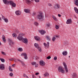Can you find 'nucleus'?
<instances>
[{"label":"nucleus","instance_id":"1","mask_svg":"<svg viewBox=\"0 0 78 78\" xmlns=\"http://www.w3.org/2000/svg\"><path fill=\"white\" fill-rule=\"evenodd\" d=\"M3 2L5 5H10L13 7V8H16V3H14L12 1H8L7 0H3Z\"/></svg>","mask_w":78,"mask_h":78},{"label":"nucleus","instance_id":"2","mask_svg":"<svg viewBox=\"0 0 78 78\" xmlns=\"http://www.w3.org/2000/svg\"><path fill=\"white\" fill-rule=\"evenodd\" d=\"M23 35H24V34H20L19 35V36L17 37V39H18L19 41H21V40H22L25 44H27L28 41L27 38H24L22 37Z\"/></svg>","mask_w":78,"mask_h":78},{"label":"nucleus","instance_id":"3","mask_svg":"<svg viewBox=\"0 0 78 78\" xmlns=\"http://www.w3.org/2000/svg\"><path fill=\"white\" fill-rule=\"evenodd\" d=\"M37 18L40 20H43L44 19V16L43 13L42 12H40L39 14L37 15Z\"/></svg>","mask_w":78,"mask_h":78},{"label":"nucleus","instance_id":"4","mask_svg":"<svg viewBox=\"0 0 78 78\" xmlns=\"http://www.w3.org/2000/svg\"><path fill=\"white\" fill-rule=\"evenodd\" d=\"M58 70L59 72H61L62 73H64V70L63 69L62 66H59L58 68Z\"/></svg>","mask_w":78,"mask_h":78},{"label":"nucleus","instance_id":"5","mask_svg":"<svg viewBox=\"0 0 78 78\" xmlns=\"http://www.w3.org/2000/svg\"><path fill=\"white\" fill-rule=\"evenodd\" d=\"M63 65L64 66V69L66 70V72H68L69 71L68 70V68H67V66L66 65V63L65 62H63Z\"/></svg>","mask_w":78,"mask_h":78},{"label":"nucleus","instance_id":"6","mask_svg":"<svg viewBox=\"0 0 78 78\" xmlns=\"http://www.w3.org/2000/svg\"><path fill=\"white\" fill-rule=\"evenodd\" d=\"M41 66H45V63L43 60H41L39 62Z\"/></svg>","mask_w":78,"mask_h":78},{"label":"nucleus","instance_id":"7","mask_svg":"<svg viewBox=\"0 0 78 78\" xmlns=\"http://www.w3.org/2000/svg\"><path fill=\"white\" fill-rule=\"evenodd\" d=\"M21 56H24V59H27V54L26 53H22L21 55Z\"/></svg>","mask_w":78,"mask_h":78},{"label":"nucleus","instance_id":"8","mask_svg":"<svg viewBox=\"0 0 78 78\" xmlns=\"http://www.w3.org/2000/svg\"><path fill=\"white\" fill-rule=\"evenodd\" d=\"M0 69L2 70H5V65L3 64L0 65Z\"/></svg>","mask_w":78,"mask_h":78},{"label":"nucleus","instance_id":"9","mask_svg":"<svg viewBox=\"0 0 78 78\" xmlns=\"http://www.w3.org/2000/svg\"><path fill=\"white\" fill-rule=\"evenodd\" d=\"M8 41L9 42V44L10 45H11V46H12V45H14V43H13V42H12V40L10 39H9L8 40Z\"/></svg>","mask_w":78,"mask_h":78},{"label":"nucleus","instance_id":"10","mask_svg":"<svg viewBox=\"0 0 78 78\" xmlns=\"http://www.w3.org/2000/svg\"><path fill=\"white\" fill-rule=\"evenodd\" d=\"M15 13L17 16H19L21 14V12L20 10H18L15 12Z\"/></svg>","mask_w":78,"mask_h":78},{"label":"nucleus","instance_id":"11","mask_svg":"<svg viewBox=\"0 0 78 78\" xmlns=\"http://www.w3.org/2000/svg\"><path fill=\"white\" fill-rule=\"evenodd\" d=\"M66 23L67 24H70L72 23V20L71 19H69L67 20Z\"/></svg>","mask_w":78,"mask_h":78},{"label":"nucleus","instance_id":"12","mask_svg":"<svg viewBox=\"0 0 78 78\" xmlns=\"http://www.w3.org/2000/svg\"><path fill=\"white\" fill-rule=\"evenodd\" d=\"M36 41H41V38L40 37H38V36H36L34 37Z\"/></svg>","mask_w":78,"mask_h":78},{"label":"nucleus","instance_id":"13","mask_svg":"<svg viewBox=\"0 0 78 78\" xmlns=\"http://www.w3.org/2000/svg\"><path fill=\"white\" fill-rule=\"evenodd\" d=\"M39 32L41 34H44L46 32L45 30H41L39 31Z\"/></svg>","mask_w":78,"mask_h":78},{"label":"nucleus","instance_id":"14","mask_svg":"<svg viewBox=\"0 0 78 78\" xmlns=\"http://www.w3.org/2000/svg\"><path fill=\"white\" fill-rule=\"evenodd\" d=\"M54 8L55 9H59L60 8V6H59L58 4H57L55 5Z\"/></svg>","mask_w":78,"mask_h":78},{"label":"nucleus","instance_id":"15","mask_svg":"<svg viewBox=\"0 0 78 78\" xmlns=\"http://www.w3.org/2000/svg\"><path fill=\"white\" fill-rule=\"evenodd\" d=\"M43 44L45 47H49V44L50 43H49V42H48L47 43V44H46L45 43H44Z\"/></svg>","mask_w":78,"mask_h":78},{"label":"nucleus","instance_id":"16","mask_svg":"<svg viewBox=\"0 0 78 78\" xmlns=\"http://www.w3.org/2000/svg\"><path fill=\"white\" fill-rule=\"evenodd\" d=\"M2 40L3 41V42H5V43H6V37H5V36L4 35H3L2 36Z\"/></svg>","mask_w":78,"mask_h":78},{"label":"nucleus","instance_id":"17","mask_svg":"<svg viewBox=\"0 0 78 78\" xmlns=\"http://www.w3.org/2000/svg\"><path fill=\"white\" fill-rule=\"evenodd\" d=\"M77 76V74L76 73H74L73 74V78H76Z\"/></svg>","mask_w":78,"mask_h":78},{"label":"nucleus","instance_id":"18","mask_svg":"<svg viewBox=\"0 0 78 78\" xmlns=\"http://www.w3.org/2000/svg\"><path fill=\"white\" fill-rule=\"evenodd\" d=\"M24 11V12H26V13H28L30 12V10L28 9H25Z\"/></svg>","mask_w":78,"mask_h":78},{"label":"nucleus","instance_id":"19","mask_svg":"<svg viewBox=\"0 0 78 78\" xmlns=\"http://www.w3.org/2000/svg\"><path fill=\"white\" fill-rule=\"evenodd\" d=\"M74 10L75 11V12H76V13H77V14H78V9H77V8L76 7H74Z\"/></svg>","mask_w":78,"mask_h":78},{"label":"nucleus","instance_id":"20","mask_svg":"<svg viewBox=\"0 0 78 78\" xmlns=\"http://www.w3.org/2000/svg\"><path fill=\"white\" fill-rule=\"evenodd\" d=\"M62 55H64V56H66V55H67V52L66 51H64L62 52Z\"/></svg>","mask_w":78,"mask_h":78},{"label":"nucleus","instance_id":"21","mask_svg":"<svg viewBox=\"0 0 78 78\" xmlns=\"http://www.w3.org/2000/svg\"><path fill=\"white\" fill-rule=\"evenodd\" d=\"M34 45L35 47H36V48H38L39 47V44L37 43L34 44Z\"/></svg>","mask_w":78,"mask_h":78},{"label":"nucleus","instance_id":"22","mask_svg":"<svg viewBox=\"0 0 78 78\" xmlns=\"http://www.w3.org/2000/svg\"><path fill=\"white\" fill-rule=\"evenodd\" d=\"M45 77L46 76H49V74L48 73H45V74H44Z\"/></svg>","mask_w":78,"mask_h":78},{"label":"nucleus","instance_id":"23","mask_svg":"<svg viewBox=\"0 0 78 78\" xmlns=\"http://www.w3.org/2000/svg\"><path fill=\"white\" fill-rule=\"evenodd\" d=\"M76 6H78V0H75L74 2Z\"/></svg>","mask_w":78,"mask_h":78},{"label":"nucleus","instance_id":"24","mask_svg":"<svg viewBox=\"0 0 78 78\" xmlns=\"http://www.w3.org/2000/svg\"><path fill=\"white\" fill-rule=\"evenodd\" d=\"M25 1L26 2V3L27 4H30L31 3V1L29 0H25Z\"/></svg>","mask_w":78,"mask_h":78},{"label":"nucleus","instance_id":"25","mask_svg":"<svg viewBox=\"0 0 78 78\" xmlns=\"http://www.w3.org/2000/svg\"><path fill=\"white\" fill-rule=\"evenodd\" d=\"M52 18H53V19H54V20H55L56 21H57L58 20V19L56 18L54 16H52Z\"/></svg>","mask_w":78,"mask_h":78},{"label":"nucleus","instance_id":"26","mask_svg":"<svg viewBox=\"0 0 78 78\" xmlns=\"http://www.w3.org/2000/svg\"><path fill=\"white\" fill-rule=\"evenodd\" d=\"M9 69L10 72H12L13 71L12 69V68L11 67V66H9Z\"/></svg>","mask_w":78,"mask_h":78},{"label":"nucleus","instance_id":"27","mask_svg":"<svg viewBox=\"0 0 78 78\" xmlns=\"http://www.w3.org/2000/svg\"><path fill=\"white\" fill-rule=\"evenodd\" d=\"M0 60H1V61L2 62H4L5 61V59L3 58H0Z\"/></svg>","mask_w":78,"mask_h":78},{"label":"nucleus","instance_id":"28","mask_svg":"<svg viewBox=\"0 0 78 78\" xmlns=\"http://www.w3.org/2000/svg\"><path fill=\"white\" fill-rule=\"evenodd\" d=\"M46 38L48 41H50V37L49 36H46Z\"/></svg>","mask_w":78,"mask_h":78},{"label":"nucleus","instance_id":"29","mask_svg":"<svg viewBox=\"0 0 78 78\" xmlns=\"http://www.w3.org/2000/svg\"><path fill=\"white\" fill-rule=\"evenodd\" d=\"M18 50L19 51H23V49L21 48H18Z\"/></svg>","mask_w":78,"mask_h":78},{"label":"nucleus","instance_id":"30","mask_svg":"<svg viewBox=\"0 0 78 78\" xmlns=\"http://www.w3.org/2000/svg\"><path fill=\"white\" fill-rule=\"evenodd\" d=\"M12 36L13 37H16V36H17V35L15 33H13L12 34Z\"/></svg>","mask_w":78,"mask_h":78},{"label":"nucleus","instance_id":"31","mask_svg":"<svg viewBox=\"0 0 78 78\" xmlns=\"http://www.w3.org/2000/svg\"><path fill=\"white\" fill-rule=\"evenodd\" d=\"M55 40H56V37H55V36H54L52 37V41L54 42V41H55Z\"/></svg>","mask_w":78,"mask_h":78},{"label":"nucleus","instance_id":"32","mask_svg":"<svg viewBox=\"0 0 78 78\" xmlns=\"http://www.w3.org/2000/svg\"><path fill=\"white\" fill-rule=\"evenodd\" d=\"M4 20L6 23H8V20L7 18L4 19Z\"/></svg>","mask_w":78,"mask_h":78},{"label":"nucleus","instance_id":"33","mask_svg":"<svg viewBox=\"0 0 78 78\" xmlns=\"http://www.w3.org/2000/svg\"><path fill=\"white\" fill-rule=\"evenodd\" d=\"M23 76L24 77H26L27 78H29L28 76H27L25 73H24L23 75Z\"/></svg>","mask_w":78,"mask_h":78},{"label":"nucleus","instance_id":"34","mask_svg":"<svg viewBox=\"0 0 78 78\" xmlns=\"http://www.w3.org/2000/svg\"><path fill=\"white\" fill-rule=\"evenodd\" d=\"M9 75L10 76L12 77L13 76H14V74H13V73H9Z\"/></svg>","mask_w":78,"mask_h":78},{"label":"nucleus","instance_id":"35","mask_svg":"<svg viewBox=\"0 0 78 78\" xmlns=\"http://www.w3.org/2000/svg\"><path fill=\"white\" fill-rule=\"evenodd\" d=\"M55 28L56 29H57V30H58V29H59V26H58V25H56Z\"/></svg>","mask_w":78,"mask_h":78},{"label":"nucleus","instance_id":"36","mask_svg":"<svg viewBox=\"0 0 78 78\" xmlns=\"http://www.w3.org/2000/svg\"><path fill=\"white\" fill-rule=\"evenodd\" d=\"M21 63L22 64V65L23 66H25V63H24L22 61V62H21Z\"/></svg>","mask_w":78,"mask_h":78},{"label":"nucleus","instance_id":"37","mask_svg":"<svg viewBox=\"0 0 78 78\" xmlns=\"http://www.w3.org/2000/svg\"><path fill=\"white\" fill-rule=\"evenodd\" d=\"M36 64V62H32V65H33V66H34L35 64Z\"/></svg>","mask_w":78,"mask_h":78},{"label":"nucleus","instance_id":"38","mask_svg":"<svg viewBox=\"0 0 78 78\" xmlns=\"http://www.w3.org/2000/svg\"><path fill=\"white\" fill-rule=\"evenodd\" d=\"M50 58H51V56H48V57H47L46 58L47 59H50Z\"/></svg>","mask_w":78,"mask_h":78},{"label":"nucleus","instance_id":"39","mask_svg":"<svg viewBox=\"0 0 78 78\" xmlns=\"http://www.w3.org/2000/svg\"><path fill=\"white\" fill-rule=\"evenodd\" d=\"M2 55H6V53H5V52L2 51Z\"/></svg>","mask_w":78,"mask_h":78},{"label":"nucleus","instance_id":"40","mask_svg":"<svg viewBox=\"0 0 78 78\" xmlns=\"http://www.w3.org/2000/svg\"><path fill=\"white\" fill-rule=\"evenodd\" d=\"M38 49V50L39 51H42V50L41 48H39V47L38 48H37Z\"/></svg>","mask_w":78,"mask_h":78},{"label":"nucleus","instance_id":"41","mask_svg":"<svg viewBox=\"0 0 78 78\" xmlns=\"http://www.w3.org/2000/svg\"><path fill=\"white\" fill-rule=\"evenodd\" d=\"M32 15H33V16H35V15H36V12H33Z\"/></svg>","mask_w":78,"mask_h":78},{"label":"nucleus","instance_id":"42","mask_svg":"<svg viewBox=\"0 0 78 78\" xmlns=\"http://www.w3.org/2000/svg\"><path fill=\"white\" fill-rule=\"evenodd\" d=\"M34 24L35 25H36V26H37V25H38V23H37V22H35L34 23Z\"/></svg>","mask_w":78,"mask_h":78},{"label":"nucleus","instance_id":"43","mask_svg":"<svg viewBox=\"0 0 78 78\" xmlns=\"http://www.w3.org/2000/svg\"><path fill=\"white\" fill-rule=\"evenodd\" d=\"M5 16H2V19H3V20H4V19H5Z\"/></svg>","mask_w":78,"mask_h":78},{"label":"nucleus","instance_id":"44","mask_svg":"<svg viewBox=\"0 0 78 78\" xmlns=\"http://www.w3.org/2000/svg\"><path fill=\"white\" fill-rule=\"evenodd\" d=\"M35 67H38V66H38V64H35Z\"/></svg>","mask_w":78,"mask_h":78},{"label":"nucleus","instance_id":"45","mask_svg":"<svg viewBox=\"0 0 78 78\" xmlns=\"http://www.w3.org/2000/svg\"><path fill=\"white\" fill-rule=\"evenodd\" d=\"M54 60H56V59H57V57L56 56L54 58Z\"/></svg>","mask_w":78,"mask_h":78},{"label":"nucleus","instance_id":"46","mask_svg":"<svg viewBox=\"0 0 78 78\" xmlns=\"http://www.w3.org/2000/svg\"><path fill=\"white\" fill-rule=\"evenodd\" d=\"M13 59H14V58H11V59H9V61H12V60Z\"/></svg>","mask_w":78,"mask_h":78},{"label":"nucleus","instance_id":"47","mask_svg":"<svg viewBox=\"0 0 78 78\" xmlns=\"http://www.w3.org/2000/svg\"><path fill=\"white\" fill-rule=\"evenodd\" d=\"M39 73H35L36 75H39Z\"/></svg>","mask_w":78,"mask_h":78},{"label":"nucleus","instance_id":"48","mask_svg":"<svg viewBox=\"0 0 78 78\" xmlns=\"http://www.w3.org/2000/svg\"><path fill=\"white\" fill-rule=\"evenodd\" d=\"M12 67H15V66H16V64H12Z\"/></svg>","mask_w":78,"mask_h":78},{"label":"nucleus","instance_id":"49","mask_svg":"<svg viewBox=\"0 0 78 78\" xmlns=\"http://www.w3.org/2000/svg\"><path fill=\"white\" fill-rule=\"evenodd\" d=\"M48 6H52V5L51 4H48Z\"/></svg>","mask_w":78,"mask_h":78},{"label":"nucleus","instance_id":"50","mask_svg":"<svg viewBox=\"0 0 78 78\" xmlns=\"http://www.w3.org/2000/svg\"><path fill=\"white\" fill-rule=\"evenodd\" d=\"M18 61H19L20 62H22V61L20 60V59H17Z\"/></svg>","mask_w":78,"mask_h":78},{"label":"nucleus","instance_id":"51","mask_svg":"<svg viewBox=\"0 0 78 78\" xmlns=\"http://www.w3.org/2000/svg\"><path fill=\"white\" fill-rule=\"evenodd\" d=\"M55 36L57 38H58V37H59V36H58V35H56V36Z\"/></svg>","mask_w":78,"mask_h":78},{"label":"nucleus","instance_id":"52","mask_svg":"<svg viewBox=\"0 0 78 78\" xmlns=\"http://www.w3.org/2000/svg\"><path fill=\"white\" fill-rule=\"evenodd\" d=\"M50 24H47L46 25V26H47V27H49L50 26Z\"/></svg>","mask_w":78,"mask_h":78},{"label":"nucleus","instance_id":"53","mask_svg":"<svg viewBox=\"0 0 78 78\" xmlns=\"http://www.w3.org/2000/svg\"><path fill=\"white\" fill-rule=\"evenodd\" d=\"M35 77V76H34V75H32V78H34Z\"/></svg>","mask_w":78,"mask_h":78},{"label":"nucleus","instance_id":"54","mask_svg":"<svg viewBox=\"0 0 78 78\" xmlns=\"http://www.w3.org/2000/svg\"><path fill=\"white\" fill-rule=\"evenodd\" d=\"M58 17H61V15L59 14H58Z\"/></svg>","mask_w":78,"mask_h":78},{"label":"nucleus","instance_id":"55","mask_svg":"<svg viewBox=\"0 0 78 78\" xmlns=\"http://www.w3.org/2000/svg\"><path fill=\"white\" fill-rule=\"evenodd\" d=\"M16 33H19V31H17V30H16Z\"/></svg>","mask_w":78,"mask_h":78},{"label":"nucleus","instance_id":"56","mask_svg":"<svg viewBox=\"0 0 78 78\" xmlns=\"http://www.w3.org/2000/svg\"><path fill=\"white\" fill-rule=\"evenodd\" d=\"M14 59V62H17V60H16V59H15V58H14V59Z\"/></svg>","mask_w":78,"mask_h":78},{"label":"nucleus","instance_id":"57","mask_svg":"<svg viewBox=\"0 0 78 78\" xmlns=\"http://www.w3.org/2000/svg\"><path fill=\"white\" fill-rule=\"evenodd\" d=\"M39 59V58L36 57V59Z\"/></svg>","mask_w":78,"mask_h":78},{"label":"nucleus","instance_id":"58","mask_svg":"<svg viewBox=\"0 0 78 78\" xmlns=\"http://www.w3.org/2000/svg\"><path fill=\"white\" fill-rule=\"evenodd\" d=\"M0 45H2V43H1V42L0 41Z\"/></svg>","mask_w":78,"mask_h":78},{"label":"nucleus","instance_id":"59","mask_svg":"<svg viewBox=\"0 0 78 78\" xmlns=\"http://www.w3.org/2000/svg\"><path fill=\"white\" fill-rule=\"evenodd\" d=\"M0 20H2V18L1 17H0Z\"/></svg>","mask_w":78,"mask_h":78},{"label":"nucleus","instance_id":"60","mask_svg":"<svg viewBox=\"0 0 78 78\" xmlns=\"http://www.w3.org/2000/svg\"><path fill=\"white\" fill-rule=\"evenodd\" d=\"M31 0V1H32V2L33 1H34V0Z\"/></svg>","mask_w":78,"mask_h":78},{"label":"nucleus","instance_id":"61","mask_svg":"<svg viewBox=\"0 0 78 78\" xmlns=\"http://www.w3.org/2000/svg\"><path fill=\"white\" fill-rule=\"evenodd\" d=\"M39 77L40 78H41V76H39Z\"/></svg>","mask_w":78,"mask_h":78},{"label":"nucleus","instance_id":"62","mask_svg":"<svg viewBox=\"0 0 78 78\" xmlns=\"http://www.w3.org/2000/svg\"><path fill=\"white\" fill-rule=\"evenodd\" d=\"M69 58H70V56H69Z\"/></svg>","mask_w":78,"mask_h":78}]
</instances>
